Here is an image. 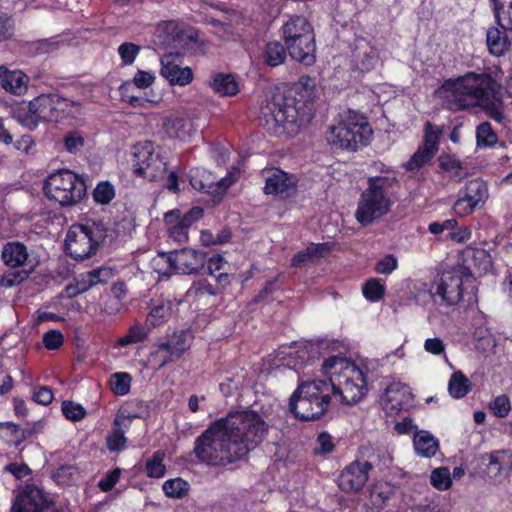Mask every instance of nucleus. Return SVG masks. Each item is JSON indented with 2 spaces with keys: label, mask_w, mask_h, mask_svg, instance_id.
Masks as SVG:
<instances>
[{
  "label": "nucleus",
  "mask_w": 512,
  "mask_h": 512,
  "mask_svg": "<svg viewBox=\"0 0 512 512\" xmlns=\"http://www.w3.org/2000/svg\"><path fill=\"white\" fill-rule=\"evenodd\" d=\"M267 425L251 410L229 413L209 426L194 443L197 459L211 466H226L242 459L265 438Z\"/></svg>",
  "instance_id": "nucleus-1"
},
{
  "label": "nucleus",
  "mask_w": 512,
  "mask_h": 512,
  "mask_svg": "<svg viewBox=\"0 0 512 512\" xmlns=\"http://www.w3.org/2000/svg\"><path fill=\"white\" fill-rule=\"evenodd\" d=\"M314 96V81L302 76L285 94L274 95L261 107V125L275 135L299 133L313 118Z\"/></svg>",
  "instance_id": "nucleus-2"
},
{
  "label": "nucleus",
  "mask_w": 512,
  "mask_h": 512,
  "mask_svg": "<svg viewBox=\"0 0 512 512\" xmlns=\"http://www.w3.org/2000/svg\"><path fill=\"white\" fill-rule=\"evenodd\" d=\"M444 106L460 111L479 106L500 122L503 119L501 85L487 73L468 72L457 79H449L440 88Z\"/></svg>",
  "instance_id": "nucleus-3"
},
{
  "label": "nucleus",
  "mask_w": 512,
  "mask_h": 512,
  "mask_svg": "<svg viewBox=\"0 0 512 512\" xmlns=\"http://www.w3.org/2000/svg\"><path fill=\"white\" fill-rule=\"evenodd\" d=\"M322 372L333 386V400L346 405L360 401L367 391L363 371L346 358L332 356L322 364Z\"/></svg>",
  "instance_id": "nucleus-4"
},
{
  "label": "nucleus",
  "mask_w": 512,
  "mask_h": 512,
  "mask_svg": "<svg viewBox=\"0 0 512 512\" xmlns=\"http://www.w3.org/2000/svg\"><path fill=\"white\" fill-rule=\"evenodd\" d=\"M332 395L333 386L328 380L304 381L290 397L289 409L301 420H315L328 411Z\"/></svg>",
  "instance_id": "nucleus-5"
},
{
  "label": "nucleus",
  "mask_w": 512,
  "mask_h": 512,
  "mask_svg": "<svg viewBox=\"0 0 512 512\" xmlns=\"http://www.w3.org/2000/svg\"><path fill=\"white\" fill-rule=\"evenodd\" d=\"M371 134L367 119L356 111L348 110L339 115L336 124L330 126L327 141L336 148L354 151L359 144L366 145Z\"/></svg>",
  "instance_id": "nucleus-6"
},
{
  "label": "nucleus",
  "mask_w": 512,
  "mask_h": 512,
  "mask_svg": "<svg viewBox=\"0 0 512 512\" xmlns=\"http://www.w3.org/2000/svg\"><path fill=\"white\" fill-rule=\"evenodd\" d=\"M44 193L50 201L62 207L79 203L86 195V184L82 177L68 169L51 173L44 182Z\"/></svg>",
  "instance_id": "nucleus-7"
},
{
  "label": "nucleus",
  "mask_w": 512,
  "mask_h": 512,
  "mask_svg": "<svg viewBox=\"0 0 512 512\" xmlns=\"http://www.w3.org/2000/svg\"><path fill=\"white\" fill-rule=\"evenodd\" d=\"M394 178H369L368 188L361 194L355 217L362 225H368L385 215L391 206L387 189L392 186Z\"/></svg>",
  "instance_id": "nucleus-8"
},
{
  "label": "nucleus",
  "mask_w": 512,
  "mask_h": 512,
  "mask_svg": "<svg viewBox=\"0 0 512 512\" xmlns=\"http://www.w3.org/2000/svg\"><path fill=\"white\" fill-rule=\"evenodd\" d=\"M105 237L106 230L100 222L72 225L65 239L66 252L75 260H84L95 254Z\"/></svg>",
  "instance_id": "nucleus-9"
},
{
  "label": "nucleus",
  "mask_w": 512,
  "mask_h": 512,
  "mask_svg": "<svg viewBox=\"0 0 512 512\" xmlns=\"http://www.w3.org/2000/svg\"><path fill=\"white\" fill-rule=\"evenodd\" d=\"M74 102L59 94H41L28 103V113L19 121L30 130L37 127L39 121H59L70 112Z\"/></svg>",
  "instance_id": "nucleus-10"
},
{
  "label": "nucleus",
  "mask_w": 512,
  "mask_h": 512,
  "mask_svg": "<svg viewBox=\"0 0 512 512\" xmlns=\"http://www.w3.org/2000/svg\"><path fill=\"white\" fill-rule=\"evenodd\" d=\"M380 453H371L367 459H356L343 468L338 476V486L345 493H357L369 479L370 471L378 465Z\"/></svg>",
  "instance_id": "nucleus-11"
},
{
  "label": "nucleus",
  "mask_w": 512,
  "mask_h": 512,
  "mask_svg": "<svg viewBox=\"0 0 512 512\" xmlns=\"http://www.w3.org/2000/svg\"><path fill=\"white\" fill-rule=\"evenodd\" d=\"M192 338V333L189 330H180L157 344L156 350L151 353V358L157 364L158 369L181 358L190 348Z\"/></svg>",
  "instance_id": "nucleus-12"
},
{
  "label": "nucleus",
  "mask_w": 512,
  "mask_h": 512,
  "mask_svg": "<svg viewBox=\"0 0 512 512\" xmlns=\"http://www.w3.org/2000/svg\"><path fill=\"white\" fill-rule=\"evenodd\" d=\"M443 127L426 122L424 126V140L416 152L404 164L406 170L417 171L430 163L439 149V140L443 134Z\"/></svg>",
  "instance_id": "nucleus-13"
},
{
  "label": "nucleus",
  "mask_w": 512,
  "mask_h": 512,
  "mask_svg": "<svg viewBox=\"0 0 512 512\" xmlns=\"http://www.w3.org/2000/svg\"><path fill=\"white\" fill-rule=\"evenodd\" d=\"M463 278L460 270L444 271L438 282L431 289V295L436 304L452 306L462 297Z\"/></svg>",
  "instance_id": "nucleus-14"
},
{
  "label": "nucleus",
  "mask_w": 512,
  "mask_h": 512,
  "mask_svg": "<svg viewBox=\"0 0 512 512\" xmlns=\"http://www.w3.org/2000/svg\"><path fill=\"white\" fill-rule=\"evenodd\" d=\"M487 198L486 183L480 178L472 179L459 191V198L453 205L454 212L461 217L470 215L480 208Z\"/></svg>",
  "instance_id": "nucleus-15"
},
{
  "label": "nucleus",
  "mask_w": 512,
  "mask_h": 512,
  "mask_svg": "<svg viewBox=\"0 0 512 512\" xmlns=\"http://www.w3.org/2000/svg\"><path fill=\"white\" fill-rule=\"evenodd\" d=\"M162 257H166L171 270L182 275L198 274L206 264V254L190 248L174 250Z\"/></svg>",
  "instance_id": "nucleus-16"
},
{
  "label": "nucleus",
  "mask_w": 512,
  "mask_h": 512,
  "mask_svg": "<svg viewBox=\"0 0 512 512\" xmlns=\"http://www.w3.org/2000/svg\"><path fill=\"white\" fill-rule=\"evenodd\" d=\"M203 216V209L193 207L185 214L180 210H171L164 215V222L167 226L169 237L175 242H185L188 240V229Z\"/></svg>",
  "instance_id": "nucleus-17"
},
{
  "label": "nucleus",
  "mask_w": 512,
  "mask_h": 512,
  "mask_svg": "<svg viewBox=\"0 0 512 512\" xmlns=\"http://www.w3.org/2000/svg\"><path fill=\"white\" fill-rule=\"evenodd\" d=\"M411 401L412 393L410 388L401 382L391 383L381 397V404L390 415L397 414L405 406L409 405Z\"/></svg>",
  "instance_id": "nucleus-18"
},
{
  "label": "nucleus",
  "mask_w": 512,
  "mask_h": 512,
  "mask_svg": "<svg viewBox=\"0 0 512 512\" xmlns=\"http://www.w3.org/2000/svg\"><path fill=\"white\" fill-rule=\"evenodd\" d=\"M296 187V178L280 169L267 172L264 191L271 195H288Z\"/></svg>",
  "instance_id": "nucleus-19"
},
{
  "label": "nucleus",
  "mask_w": 512,
  "mask_h": 512,
  "mask_svg": "<svg viewBox=\"0 0 512 512\" xmlns=\"http://www.w3.org/2000/svg\"><path fill=\"white\" fill-rule=\"evenodd\" d=\"M290 56L305 65H312L315 62L316 44L315 35H309L297 40L285 43Z\"/></svg>",
  "instance_id": "nucleus-20"
},
{
  "label": "nucleus",
  "mask_w": 512,
  "mask_h": 512,
  "mask_svg": "<svg viewBox=\"0 0 512 512\" xmlns=\"http://www.w3.org/2000/svg\"><path fill=\"white\" fill-rule=\"evenodd\" d=\"M161 65L160 73L171 85L186 86L192 82V69L174 63L171 56L162 57Z\"/></svg>",
  "instance_id": "nucleus-21"
},
{
  "label": "nucleus",
  "mask_w": 512,
  "mask_h": 512,
  "mask_svg": "<svg viewBox=\"0 0 512 512\" xmlns=\"http://www.w3.org/2000/svg\"><path fill=\"white\" fill-rule=\"evenodd\" d=\"M313 34L314 31L311 24L303 16H292L282 26V35L285 43Z\"/></svg>",
  "instance_id": "nucleus-22"
},
{
  "label": "nucleus",
  "mask_w": 512,
  "mask_h": 512,
  "mask_svg": "<svg viewBox=\"0 0 512 512\" xmlns=\"http://www.w3.org/2000/svg\"><path fill=\"white\" fill-rule=\"evenodd\" d=\"M353 60L358 70L369 71L377 64L378 53L374 47L362 39L355 45Z\"/></svg>",
  "instance_id": "nucleus-23"
},
{
  "label": "nucleus",
  "mask_w": 512,
  "mask_h": 512,
  "mask_svg": "<svg viewBox=\"0 0 512 512\" xmlns=\"http://www.w3.org/2000/svg\"><path fill=\"white\" fill-rule=\"evenodd\" d=\"M1 258L10 268L22 267L28 260L27 247L18 241L8 242L2 248Z\"/></svg>",
  "instance_id": "nucleus-24"
},
{
  "label": "nucleus",
  "mask_w": 512,
  "mask_h": 512,
  "mask_svg": "<svg viewBox=\"0 0 512 512\" xmlns=\"http://www.w3.org/2000/svg\"><path fill=\"white\" fill-rule=\"evenodd\" d=\"M1 87L7 92L15 95H22L27 90V77L21 71H10L0 66Z\"/></svg>",
  "instance_id": "nucleus-25"
},
{
  "label": "nucleus",
  "mask_w": 512,
  "mask_h": 512,
  "mask_svg": "<svg viewBox=\"0 0 512 512\" xmlns=\"http://www.w3.org/2000/svg\"><path fill=\"white\" fill-rule=\"evenodd\" d=\"M160 155L154 152V147L151 142L138 143L133 147V159L132 166L134 173L139 175L144 170H147L150 163L154 161V158H158Z\"/></svg>",
  "instance_id": "nucleus-26"
},
{
  "label": "nucleus",
  "mask_w": 512,
  "mask_h": 512,
  "mask_svg": "<svg viewBox=\"0 0 512 512\" xmlns=\"http://www.w3.org/2000/svg\"><path fill=\"white\" fill-rule=\"evenodd\" d=\"M148 414V405L142 400H134L127 403L124 410L116 416L114 424L124 426L126 429L130 426L132 419L144 418Z\"/></svg>",
  "instance_id": "nucleus-27"
},
{
  "label": "nucleus",
  "mask_w": 512,
  "mask_h": 512,
  "mask_svg": "<svg viewBox=\"0 0 512 512\" xmlns=\"http://www.w3.org/2000/svg\"><path fill=\"white\" fill-rule=\"evenodd\" d=\"M413 446L421 457H433L439 450V441L428 431H418L413 437Z\"/></svg>",
  "instance_id": "nucleus-28"
},
{
  "label": "nucleus",
  "mask_w": 512,
  "mask_h": 512,
  "mask_svg": "<svg viewBox=\"0 0 512 512\" xmlns=\"http://www.w3.org/2000/svg\"><path fill=\"white\" fill-rule=\"evenodd\" d=\"M162 127L171 138L185 140L191 135V123L181 117L166 116L163 118Z\"/></svg>",
  "instance_id": "nucleus-29"
},
{
  "label": "nucleus",
  "mask_w": 512,
  "mask_h": 512,
  "mask_svg": "<svg viewBox=\"0 0 512 512\" xmlns=\"http://www.w3.org/2000/svg\"><path fill=\"white\" fill-rule=\"evenodd\" d=\"M439 167L449 174V177L455 181L460 182L469 174L467 168L456 157L449 154H442L438 158Z\"/></svg>",
  "instance_id": "nucleus-30"
},
{
  "label": "nucleus",
  "mask_w": 512,
  "mask_h": 512,
  "mask_svg": "<svg viewBox=\"0 0 512 512\" xmlns=\"http://www.w3.org/2000/svg\"><path fill=\"white\" fill-rule=\"evenodd\" d=\"M210 85L215 92L222 96H234L239 91L237 82L230 74H216L210 82Z\"/></svg>",
  "instance_id": "nucleus-31"
},
{
  "label": "nucleus",
  "mask_w": 512,
  "mask_h": 512,
  "mask_svg": "<svg viewBox=\"0 0 512 512\" xmlns=\"http://www.w3.org/2000/svg\"><path fill=\"white\" fill-rule=\"evenodd\" d=\"M286 49L279 41L268 42L263 50L264 62L270 67L281 65L287 56Z\"/></svg>",
  "instance_id": "nucleus-32"
},
{
  "label": "nucleus",
  "mask_w": 512,
  "mask_h": 512,
  "mask_svg": "<svg viewBox=\"0 0 512 512\" xmlns=\"http://www.w3.org/2000/svg\"><path fill=\"white\" fill-rule=\"evenodd\" d=\"M471 390L469 379L461 372H454L448 383L449 394L456 399L466 396Z\"/></svg>",
  "instance_id": "nucleus-33"
},
{
  "label": "nucleus",
  "mask_w": 512,
  "mask_h": 512,
  "mask_svg": "<svg viewBox=\"0 0 512 512\" xmlns=\"http://www.w3.org/2000/svg\"><path fill=\"white\" fill-rule=\"evenodd\" d=\"M505 31L498 28H491L487 31V46L493 55L500 56L507 50L508 39Z\"/></svg>",
  "instance_id": "nucleus-34"
},
{
  "label": "nucleus",
  "mask_w": 512,
  "mask_h": 512,
  "mask_svg": "<svg viewBox=\"0 0 512 512\" xmlns=\"http://www.w3.org/2000/svg\"><path fill=\"white\" fill-rule=\"evenodd\" d=\"M206 262L208 273L214 276L219 284L226 285L229 278L227 271V267H229L228 262L221 255L213 256L208 261L206 260Z\"/></svg>",
  "instance_id": "nucleus-35"
},
{
  "label": "nucleus",
  "mask_w": 512,
  "mask_h": 512,
  "mask_svg": "<svg viewBox=\"0 0 512 512\" xmlns=\"http://www.w3.org/2000/svg\"><path fill=\"white\" fill-rule=\"evenodd\" d=\"M152 328H149L145 324L135 322L129 329L125 336L118 339L117 343L119 346H127L136 344L144 341Z\"/></svg>",
  "instance_id": "nucleus-36"
},
{
  "label": "nucleus",
  "mask_w": 512,
  "mask_h": 512,
  "mask_svg": "<svg viewBox=\"0 0 512 512\" xmlns=\"http://www.w3.org/2000/svg\"><path fill=\"white\" fill-rule=\"evenodd\" d=\"M172 309L169 302H161L153 306L146 318V326L155 328L165 323L171 316Z\"/></svg>",
  "instance_id": "nucleus-37"
},
{
  "label": "nucleus",
  "mask_w": 512,
  "mask_h": 512,
  "mask_svg": "<svg viewBox=\"0 0 512 512\" xmlns=\"http://www.w3.org/2000/svg\"><path fill=\"white\" fill-rule=\"evenodd\" d=\"M288 356L289 361L287 365L296 371L305 367L312 360L308 345H301L291 349L288 352Z\"/></svg>",
  "instance_id": "nucleus-38"
},
{
  "label": "nucleus",
  "mask_w": 512,
  "mask_h": 512,
  "mask_svg": "<svg viewBox=\"0 0 512 512\" xmlns=\"http://www.w3.org/2000/svg\"><path fill=\"white\" fill-rule=\"evenodd\" d=\"M131 376L126 372H117L110 377V388L115 395L124 396L129 393Z\"/></svg>",
  "instance_id": "nucleus-39"
},
{
  "label": "nucleus",
  "mask_w": 512,
  "mask_h": 512,
  "mask_svg": "<svg viewBox=\"0 0 512 512\" xmlns=\"http://www.w3.org/2000/svg\"><path fill=\"white\" fill-rule=\"evenodd\" d=\"M62 42L58 40V37H52L49 39H40L32 42L29 45V52L34 55H40L45 53H51L58 50Z\"/></svg>",
  "instance_id": "nucleus-40"
},
{
  "label": "nucleus",
  "mask_w": 512,
  "mask_h": 512,
  "mask_svg": "<svg viewBox=\"0 0 512 512\" xmlns=\"http://www.w3.org/2000/svg\"><path fill=\"white\" fill-rule=\"evenodd\" d=\"M166 162L159 156L158 158H154L147 168L138 176L148 179L149 181H157L164 177L167 171Z\"/></svg>",
  "instance_id": "nucleus-41"
},
{
  "label": "nucleus",
  "mask_w": 512,
  "mask_h": 512,
  "mask_svg": "<svg viewBox=\"0 0 512 512\" xmlns=\"http://www.w3.org/2000/svg\"><path fill=\"white\" fill-rule=\"evenodd\" d=\"M430 481L432 486L440 491L449 489L452 485L449 469L447 467L434 469L431 473Z\"/></svg>",
  "instance_id": "nucleus-42"
},
{
  "label": "nucleus",
  "mask_w": 512,
  "mask_h": 512,
  "mask_svg": "<svg viewBox=\"0 0 512 512\" xmlns=\"http://www.w3.org/2000/svg\"><path fill=\"white\" fill-rule=\"evenodd\" d=\"M488 408L494 416L504 418L511 411V403L507 395L501 394L489 402Z\"/></svg>",
  "instance_id": "nucleus-43"
},
{
  "label": "nucleus",
  "mask_w": 512,
  "mask_h": 512,
  "mask_svg": "<svg viewBox=\"0 0 512 512\" xmlns=\"http://www.w3.org/2000/svg\"><path fill=\"white\" fill-rule=\"evenodd\" d=\"M163 491L171 498H181L188 491V483L181 478L170 479L164 482Z\"/></svg>",
  "instance_id": "nucleus-44"
},
{
  "label": "nucleus",
  "mask_w": 512,
  "mask_h": 512,
  "mask_svg": "<svg viewBox=\"0 0 512 512\" xmlns=\"http://www.w3.org/2000/svg\"><path fill=\"white\" fill-rule=\"evenodd\" d=\"M362 291L367 300L377 302L383 298L385 287L379 279H370L363 285Z\"/></svg>",
  "instance_id": "nucleus-45"
},
{
  "label": "nucleus",
  "mask_w": 512,
  "mask_h": 512,
  "mask_svg": "<svg viewBox=\"0 0 512 512\" xmlns=\"http://www.w3.org/2000/svg\"><path fill=\"white\" fill-rule=\"evenodd\" d=\"M124 426H116L114 424V428L109 433L106 439L107 448L112 451H120L126 445V437Z\"/></svg>",
  "instance_id": "nucleus-46"
},
{
  "label": "nucleus",
  "mask_w": 512,
  "mask_h": 512,
  "mask_svg": "<svg viewBox=\"0 0 512 512\" xmlns=\"http://www.w3.org/2000/svg\"><path fill=\"white\" fill-rule=\"evenodd\" d=\"M114 197V187L108 181L98 183L93 191V198L95 202L102 205L110 203Z\"/></svg>",
  "instance_id": "nucleus-47"
},
{
  "label": "nucleus",
  "mask_w": 512,
  "mask_h": 512,
  "mask_svg": "<svg viewBox=\"0 0 512 512\" xmlns=\"http://www.w3.org/2000/svg\"><path fill=\"white\" fill-rule=\"evenodd\" d=\"M164 453L157 451L151 459L146 462V472L149 477L161 478L164 476L166 468L163 464Z\"/></svg>",
  "instance_id": "nucleus-48"
},
{
  "label": "nucleus",
  "mask_w": 512,
  "mask_h": 512,
  "mask_svg": "<svg viewBox=\"0 0 512 512\" xmlns=\"http://www.w3.org/2000/svg\"><path fill=\"white\" fill-rule=\"evenodd\" d=\"M141 47L132 42H124L118 47V54L124 66L132 65L138 56Z\"/></svg>",
  "instance_id": "nucleus-49"
},
{
  "label": "nucleus",
  "mask_w": 512,
  "mask_h": 512,
  "mask_svg": "<svg viewBox=\"0 0 512 512\" xmlns=\"http://www.w3.org/2000/svg\"><path fill=\"white\" fill-rule=\"evenodd\" d=\"M64 416L72 421H79L86 415V410L82 405L73 401H63L61 406Z\"/></svg>",
  "instance_id": "nucleus-50"
},
{
  "label": "nucleus",
  "mask_w": 512,
  "mask_h": 512,
  "mask_svg": "<svg viewBox=\"0 0 512 512\" xmlns=\"http://www.w3.org/2000/svg\"><path fill=\"white\" fill-rule=\"evenodd\" d=\"M476 136L479 145L490 146L497 140V136L488 122H483L477 127Z\"/></svg>",
  "instance_id": "nucleus-51"
},
{
  "label": "nucleus",
  "mask_w": 512,
  "mask_h": 512,
  "mask_svg": "<svg viewBox=\"0 0 512 512\" xmlns=\"http://www.w3.org/2000/svg\"><path fill=\"white\" fill-rule=\"evenodd\" d=\"M424 350L434 356H443L446 358V344L441 338H427L423 345Z\"/></svg>",
  "instance_id": "nucleus-52"
},
{
  "label": "nucleus",
  "mask_w": 512,
  "mask_h": 512,
  "mask_svg": "<svg viewBox=\"0 0 512 512\" xmlns=\"http://www.w3.org/2000/svg\"><path fill=\"white\" fill-rule=\"evenodd\" d=\"M65 149L72 154L80 151L84 146V138L78 132H71L64 136Z\"/></svg>",
  "instance_id": "nucleus-53"
},
{
  "label": "nucleus",
  "mask_w": 512,
  "mask_h": 512,
  "mask_svg": "<svg viewBox=\"0 0 512 512\" xmlns=\"http://www.w3.org/2000/svg\"><path fill=\"white\" fill-rule=\"evenodd\" d=\"M397 266V258L392 254H388L377 262L375 271L379 274L389 275L397 268Z\"/></svg>",
  "instance_id": "nucleus-54"
},
{
  "label": "nucleus",
  "mask_w": 512,
  "mask_h": 512,
  "mask_svg": "<svg viewBox=\"0 0 512 512\" xmlns=\"http://www.w3.org/2000/svg\"><path fill=\"white\" fill-rule=\"evenodd\" d=\"M93 280V285L104 284L107 283L110 279H112L115 275L114 270L110 267H99L97 269H93L88 271Z\"/></svg>",
  "instance_id": "nucleus-55"
},
{
  "label": "nucleus",
  "mask_w": 512,
  "mask_h": 512,
  "mask_svg": "<svg viewBox=\"0 0 512 512\" xmlns=\"http://www.w3.org/2000/svg\"><path fill=\"white\" fill-rule=\"evenodd\" d=\"M312 261L327 257L331 251L329 243H311L306 247Z\"/></svg>",
  "instance_id": "nucleus-56"
},
{
  "label": "nucleus",
  "mask_w": 512,
  "mask_h": 512,
  "mask_svg": "<svg viewBox=\"0 0 512 512\" xmlns=\"http://www.w3.org/2000/svg\"><path fill=\"white\" fill-rule=\"evenodd\" d=\"M63 335L58 330H51L44 334L43 343L47 349H58L63 344Z\"/></svg>",
  "instance_id": "nucleus-57"
},
{
  "label": "nucleus",
  "mask_w": 512,
  "mask_h": 512,
  "mask_svg": "<svg viewBox=\"0 0 512 512\" xmlns=\"http://www.w3.org/2000/svg\"><path fill=\"white\" fill-rule=\"evenodd\" d=\"M495 17L503 30H512V8L494 9Z\"/></svg>",
  "instance_id": "nucleus-58"
},
{
  "label": "nucleus",
  "mask_w": 512,
  "mask_h": 512,
  "mask_svg": "<svg viewBox=\"0 0 512 512\" xmlns=\"http://www.w3.org/2000/svg\"><path fill=\"white\" fill-rule=\"evenodd\" d=\"M472 258L475 261V267H477L479 271H487L491 266L490 256L483 249L473 250Z\"/></svg>",
  "instance_id": "nucleus-59"
},
{
  "label": "nucleus",
  "mask_w": 512,
  "mask_h": 512,
  "mask_svg": "<svg viewBox=\"0 0 512 512\" xmlns=\"http://www.w3.org/2000/svg\"><path fill=\"white\" fill-rule=\"evenodd\" d=\"M120 477V469L116 468L108 472L98 483L99 488L104 491H110L118 482Z\"/></svg>",
  "instance_id": "nucleus-60"
},
{
  "label": "nucleus",
  "mask_w": 512,
  "mask_h": 512,
  "mask_svg": "<svg viewBox=\"0 0 512 512\" xmlns=\"http://www.w3.org/2000/svg\"><path fill=\"white\" fill-rule=\"evenodd\" d=\"M32 507H25L18 511L12 509V512H60L54 506V504L47 500H42L40 503L30 504Z\"/></svg>",
  "instance_id": "nucleus-61"
},
{
  "label": "nucleus",
  "mask_w": 512,
  "mask_h": 512,
  "mask_svg": "<svg viewBox=\"0 0 512 512\" xmlns=\"http://www.w3.org/2000/svg\"><path fill=\"white\" fill-rule=\"evenodd\" d=\"M154 80L155 76L153 73L142 70H139L133 78L135 86L141 89H145L151 86Z\"/></svg>",
  "instance_id": "nucleus-62"
},
{
  "label": "nucleus",
  "mask_w": 512,
  "mask_h": 512,
  "mask_svg": "<svg viewBox=\"0 0 512 512\" xmlns=\"http://www.w3.org/2000/svg\"><path fill=\"white\" fill-rule=\"evenodd\" d=\"M33 399L39 404L49 405L53 400L52 390L46 386H41L34 391Z\"/></svg>",
  "instance_id": "nucleus-63"
},
{
  "label": "nucleus",
  "mask_w": 512,
  "mask_h": 512,
  "mask_svg": "<svg viewBox=\"0 0 512 512\" xmlns=\"http://www.w3.org/2000/svg\"><path fill=\"white\" fill-rule=\"evenodd\" d=\"M13 33V21L6 15L0 16V42L9 38Z\"/></svg>",
  "instance_id": "nucleus-64"
}]
</instances>
